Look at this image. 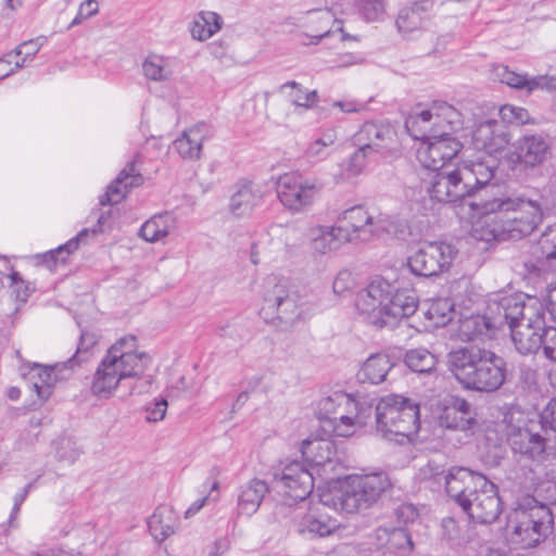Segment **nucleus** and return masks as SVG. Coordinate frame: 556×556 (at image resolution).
Instances as JSON below:
<instances>
[{
	"instance_id": "f257e3e1",
	"label": "nucleus",
	"mask_w": 556,
	"mask_h": 556,
	"mask_svg": "<svg viewBox=\"0 0 556 556\" xmlns=\"http://www.w3.org/2000/svg\"><path fill=\"white\" fill-rule=\"evenodd\" d=\"M470 205L478 210L472 235L485 242L521 239L531 235L543 220L544 205L523 197H494Z\"/></svg>"
},
{
	"instance_id": "f03ea898",
	"label": "nucleus",
	"mask_w": 556,
	"mask_h": 556,
	"mask_svg": "<svg viewBox=\"0 0 556 556\" xmlns=\"http://www.w3.org/2000/svg\"><path fill=\"white\" fill-rule=\"evenodd\" d=\"M500 161L493 156L470 159L453 170H437L428 174L424 186L430 198L442 203H454L480 190L488 192L495 184Z\"/></svg>"
},
{
	"instance_id": "7ed1b4c3",
	"label": "nucleus",
	"mask_w": 556,
	"mask_h": 556,
	"mask_svg": "<svg viewBox=\"0 0 556 556\" xmlns=\"http://www.w3.org/2000/svg\"><path fill=\"white\" fill-rule=\"evenodd\" d=\"M151 358L143 352H137V338L125 336L112 344L93 376L91 392L100 399H110L114 392L129 379L143 375Z\"/></svg>"
},
{
	"instance_id": "20e7f679",
	"label": "nucleus",
	"mask_w": 556,
	"mask_h": 556,
	"mask_svg": "<svg viewBox=\"0 0 556 556\" xmlns=\"http://www.w3.org/2000/svg\"><path fill=\"white\" fill-rule=\"evenodd\" d=\"M451 372L459 384L477 392L498 390L506 379V364L494 352L478 346H462L447 355Z\"/></svg>"
},
{
	"instance_id": "39448f33",
	"label": "nucleus",
	"mask_w": 556,
	"mask_h": 556,
	"mask_svg": "<svg viewBox=\"0 0 556 556\" xmlns=\"http://www.w3.org/2000/svg\"><path fill=\"white\" fill-rule=\"evenodd\" d=\"M356 307L374 326L394 327L415 314L418 296L414 290H395L387 280L377 278L358 292Z\"/></svg>"
},
{
	"instance_id": "423d86ee",
	"label": "nucleus",
	"mask_w": 556,
	"mask_h": 556,
	"mask_svg": "<svg viewBox=\"0 0 556 556\" xmlns=\"http://www.w3.org/2000/svg\"><path fill=\"white\" fill-rule=\"evenodd\" d=\"M377 433L389 441L402 443L419 428V406L397 394L380 399L375 408Z\"/></svg>"
},
{
	"instance_id": "0eeeda50",
	"label": "nucleus",
	"mask_w": 556,
	"mask_h": 556,
	"mask_svg": "<svg viewBox=\"0 0 556 556\" xmlns=\"http://www.w3.org/2000/svg\"><path fill=\"white\" fill-rule=\"evenodd\" d=\"M552 527L553 514L549 507L531 498L510 515L507 540L515 548H531L548 535Z\"/></svg>"
},
{
	"instance_id": "6e6552de",
	"label": "nucleus",
	"mask_w": 556,
	"mask_h": 556,
	"mask_svg": "<svg viewBox=\"0 0 556 556\" xmlns=\"http://www.w3.org/2000/svg\"><path fill=\"white\" fill-rule=\"evenodd\" d=\"M263 306L261 314L273 315L271 319L279 320L286 327L293 326L305 318L306 307L300 294L290 288L289 280L276 275H269L262 282Z\"/></svg>"
},
{
	"instance_id": "1a4fd4ad",
	"label": "nucleus",
	"mask_w": 556,
	"mask_h": 556,
	"mask_svg": "<svg viewBox=\"0 0 556 556\" xmlns=\"http://www.w3.org/2000/svg\"><path fill=\"white\" fill-rule=\"evenodd\" d=\"M390 488L391 480L388 473L381 470L349 476L341 485V509L348 514L366 510Z\"/></svg>"
},
{
	"instance_id": "9d476101",
	"label": "nucleus",
	"mask_w": 556,
	"mask_h": 556,
	"mask_svg": "<svg viewBox=\"0 0 556 556\" xmlns=\"http://www.w3.org/2000/svg\"><path fill=\"white\" fill-rule=\"evenodd\" d=\"M338 225L344 230L349 242H369L389 231L390 218L364 205H354L342 211L338 216Z\"/></svg>"
},
{
	"instance_id": "9b49d317",
	"label": "nucleus",
	"mask_w": 556,
	"mask_h": 556,
	"mask_svg": "<svg viewBox=\"0 0 556 556\" xmlns=\"http://www.w3.org/2000/svg\"><path fill=\"white\" fill-rule=\"evenodd\" d=\"M488 309L493 319V327L508 326L509 330L519 326L521 321L538 320V316L544 312L538 299L523 294L501 296L492 301Z\"/></svg>"
},
{
	"instance_id": "f8f14e48",
	"label": "nucleus",
	"mask_w": 556,
	"mask_h": 556,
	"mask_svg": "<svg viewBox=\"0 0 556 556\" xmlns=\"http://www.w3.org/2000/svg\"><path fill=\"white\" fill-rule=\"evenodd\" d=\"M277 489L281 495L278 513L287 515L295 505L307 503L314 489L313 472L300 462H291L277 476Z\"/></svg>"
},
{
	"instance_id": "ddd939ff",
	"label": "nucleus",
	"mask_w": 556,
	"mask_h": 556,
	"mask_svg": "<svg viewBox=\"0 0 556 556\" xmlns=\"http://www.w3.org/2000/svg\"><path fill=\"white\" fill-rule=\"evenodd\" d=\"M456 248L444 241L425 242L407 258L410 273L419 277L438 276L451 267Z\"/></svg>"
},
{
	"instance_id": "4468645a",
	"label": "nucleus",
	"mask_w": 556,
	"mask_h": 556,
	"mask_svg": "<svg viewBox=\"0 0 556 556\" xmlns=\"http://www.w3.org/2000/svg\"><path fill=\"white\" fill-rule=\"evenodd\" d=\"M508 442L515 454H519L538 466L556 465V444L547 440L543 432L518 428L509 434Z\"/></svg>"
},
{
	"instance_id": "2eb2a0df",
	"label": "nucleus",
	"mask_w": 556,
	"mask_h": 556,
	"mask_svg": "<svg viewBox=\"0 0 556 556\" xmlns=\"http://www.w3.org/2000/svg\"><path fill=\"white\" fill-rule=\"evenodd\" d=\"M320 186L316 180L296 174L281 176L277 185V194L281 204L293 213L307 210L317 199Z\"/></svg>"
},
{
	"instance_id": "dca6fc26",
	"label": "nucleus",
	"mask_w": 556,
	"mask_h": 556,
	"mask_svg": "<svg viewBox=\"0 0 556 556\" xmlns=\"http://www.w3.org/2000/svg\"><path fill=\"white\" fill-rule=\"evenodd\" d=\"M462 149V142L452 135H431L418 140L416 157L425 168L437 172L442 170L448 162L457 157Z\"/></svg>"
},
{
	"instance_id": "f3484780",
	"label": "nucleus",
	"mask_w": 556,
	"mask_h": 556,
	"mask_svg": "<svg viewBox=\"0 0 556 556\" xmlns=\"http://www.w3.org/2000/svg\"><path fill=\"white\" fill-rule=\"evenodd\" d=\"M459 507L470 520L477 523L494 522L502 513V503L496 485L486 480L479 488L472 489Z\"/></svg>"
},
{
	"instance_id": "a211bd4d",
	"label": "nucleus",
	"mask_w": 556,
	"mask_h": 556,
	"mask_svg": "<svg viewBox=\"0 0 556 556\" xmlns=\"http://www.w3.org/2000/svg\"><path fill=\"white\" fill-rule=\"evenodd\" d=\"M374 414V405L367 401H357L346 393L337 407L328 426L338 437H350L368 424Z\"/></svg>"
},
{
	"instance_id": "6ab92c4d",
	"label": "nucleus",
	"mask_w": 556,
	"mask_h": 556,
	"mask_svg": "<svg viewBox=\"0 0 556 556\" xmlns=\"http://www.w3.org/2000/svg\"><path fill=\"white\" fill-rule=\"evenodd\" d=\"M283 516L293 521L299 533L309 536L329 535L339 526L338 520L329 516L320 503L313 506L308 502L298 504Z\"/></svg>"
},
{
	"instance_id": "aec40b11",
	"label": "nucleus",
	"mask_w": 556,
	"mask_h": 556,
	"mask_svg": "<svg viewBox=\"0 0 556 556\" xmlns=\"http://www.w3.org/2000/svg\"><path fill=\"white\" fill-rule=\"evenodd\" d=\"M353 140L355 146H364L379 157L394 156L400 152L397 134L389 124L366 122Z\"/></svg>"
},
{
	"instance_id": "412c9836",
	"label": "nucleus",
	"mask_w": 556,
	"mask_h": 556,
	"mask_svg": "<svg viewBox=\"0 0 556 556\" xmlns=\"http://www.w3.org/2000/svg\"><path fill=\"white\" fill-rule=\"evenodd\" d=\"M491 76L494 80L517 90H526L529 94L535 90L556 92V76L538 75L528 77L525 74L510 71L506 65L493 66Z\"/></svg>"
},
{
	"instance_id": "4be33fe9",
	"label": "nucleus",
	"mask_w": 556,
	"mask_h": 556,
	"mask_svg": "<svg viewBox=\"0 0 556 556\" xmlns=\"http://www.w3.org/2000/svg\"><path fill=\"white\" fill-rule=\"evenodd\" d=\"M472 142L475 148L481 151L473 159H483L493 156L494 153L502 152L509 142L508 134L494 119H488L480 123L472 131Z\"/></svg>"
},
{
	"instance_id": "5701e85b",
	"label": "nucleus",
	"mask_w": 556,
	"mask_h": 556,
	"mask_svg": "<svg viewBox=\"0 0 556 556\" xmlns=\"http://www.w3.org/2000/svg\"><path fill=\"white\" fill-rule=\"evenodd\" d=\"M442 427L452 430L468 431L476 425V412L463 397L450 396L444 401L439 415Z\"/></svg>"
},
{
	"instance_id": "b1692460",
	"label": "nucleus",
	"mask_w": 556,
	"mask_h": 556,
	"mask_svg": "<svg viewBox=\"0 0 556 556\" xmlns=\"http://www.w3.org/2000/svg\"><path fill=\"white\" fill-rule=\"evenodd\" d=\"M486 480V477L479 472L455 466L447 470L443 482L448 496L459 506L472 489L479 488Z\"/></svg>"
},
{
	"instance_id": "393cba45",
	"label": "nucleus",
	"mask_w": 556,
	"mask_h": 556,
	"mask_svg": "<svg viewBox=\"0 0 556 556\" xmlns=\"http://www.w3.org/2000/svg\"><path fill=\"white\" fill-rule=\"evenodd\" d=\"M547 329L545 311L538 316V320L521 321L510 330L511 340L516 350L522 354H534L542 350L543 332Z\"/></svg>"
},
{
	"instance_id": "a878e982",
	"label": "nucleus",
	"mask_w": 556,
	"mask_h": 556,
	"mask_svg": "<svg viewBox=\"0 0 556 556\" xmlns=\"http://www.w3.org/2000/svg\"><path fill=\"white\" fill-rule=\"evenodd\" d=\"M516 153L526 166H539L552 154V139L544 132L526 134L517 140Z\"/></svg>"
},
{
	"instance_id": "bb28decb",
	"label": "nucleus",
	"mask_w": 556,
	"mask_h": 556,
	"mask_svg": "<svg viewBox=\"0 0 556 556\" xmlns=\"http://www.w3.org/2000/svg\"><path fill=\"white\" fill-rule=\"evenodd\" d=\"M61 365L42 366L34 363L24 378L28 381L30 392L35 393L37 399L29 405L31 408L41 406L51 395L54 383L60 379L56 370Z\"/></svg>"
},
{
	"instance_id": "cd10ccee",
	"label": "nucleus",
	"mask_w": 556,
	"mask_h": 556,
	"mask_svg": "<svg viewBox=\"0 0 556 556\" xmlns=\"http://www.w3.org/2000/svg\"><path fill=\"white\" fill-rule=\"evenodd\" d=\"M371 539L383 556H406L413 548L412 538L404 528L380 527L375 530Z\"/></svg>"
},
{
	"instance_id": "c85d7f7f",
	"label": "nucleus",
	"mask_w": 556,
	"mask_h": 556,
	"mask_svg": "<svg viewBox=\"0 0 556 556\" xmlns=\"http://www.w3.org/2000/svg\"><path fill=\"white\" fill-rule=\"evenodd\" d=\"M301 453L312 468L324 472L334 469V443L328 439L314 438L302 442Z\"/></svg>"
},
{
	"instance_id": "c756f323",
	"label": "nucleus",
	"mask_w": 556,
	"mask_h": 556,
	"mask_svg": "<svg viewBox=\"0 0 556 556\" xmlns=\"http://www.w3.org/2000/svg\"><path fill=\"white\" fill-rule=\"evenodd\" d=\"M211 137V126L204 122L186 129L173 143L184 160L197 161L201 157L203 142Z\"/></svg>"
},
{
	"instance_id": "7c9ffc66",
	"label": "nucleus",
	"mask_w": 556,
	"mask_h": 556,
	"mask_svg": "<svg viewBox=\"0 0 556 556\" xmlns=\"http://www.w3.org/2000/svg\"><path fill=\"white\" fill-rule=\"evenodd\" d=\"M142 182V176L136 169V162H129L118 174L115 180L108 186L106 191L100 197L101 206H112L119 203L129 189Z\"/></svg>"
},
{
	"instance_id": "2f4dec72",
	"label": "nucleus",
	"mask_w": 556,
	"mask_h": 556,
	"mask_svg": "<svg viewBox=\"0 0 556 556\" xmlns=\"http://www.w3.org/2000/svg\"><path fill=\"white\" fill-rule=\"evenodd\" d=\"M311 249L320 255L338 251L349 239L339 226H315L308 231Z\"/></svg>"
},
{
	"instance_id": "473e14b6",
	"label": "nucleus",
	"mask_w": 556,
	"mask_h": 556,
	"mask_svg": "<svg viewBox=\"0 0 556 556\" xmlns=\"http://www.w3.org/2000/svg\"><path fill=\"white\" fill-rule=\"evenodd\" d=\"M268 492V484L262 479L254 478L242 484L237 497L238 514L245 516L255 514Z\"/></svg>"
},
{
	"instance_id": "72a5a7b5",
	"label": "nucleus",
	"mask_w": 556,
	"mask_h": 556,
	"mask_svg": "<svg viewBox=\"0 0 556 556\" xmlns=\"http://www.w3.org/2000/svg\"><path fill=\"white\" fill-rule=\"evenodd\" d=\"M262 200L261 192L251 182L239 185L230 197L229 212L236 217H245L252 214L253 210Z\"/></svg>"
},
{
	"instance_id": "f704fd0d",
	"label": "nucleus",
	"mask_w": 556,
	"mask_h": 556,
	"mask_svg": "<svg viewBox=\"0 0 556 556\" xmlns=\"http://www.w3.org/2000/svg\"><path fill=\"white\" fill-rule=\"evenodd\" d=\"M393 367L394 363L389 355L383 353L372 354L362 365L357 378L361 382L379 384L387 380Z\"/></svg>"
},
{
	"instance_id": "c9c22d12",
	"label": "nucleus",
	"mask_w": 556,
	"mask_h": 556,
	"mask_svg": "<svg viewBox=\"0 0 556 556\" xmlns=\"http://www.w3.org/2000/svg\"><path fill=\"white\" fill-rule=\"evenodd\" d=\"M308 23L312 28V37L319 41L321 38L334 35H340V40L343 41L348 35L343 33L341 23L334 18L333 13L328 10H317L308 12Z\"/></svg>"
},
{
	"instance_id": "e433bc0d",
	"label": "nucleus",
	"mask_w": 556,
	"mask_h": 556,
	"mask_svg": "<svg viewBox=\"0 0 556 556\" xmlns=\"http://www.w3.org/2000/svg\"><path fill=\"white\" fill-rule=\"evenodd\" d=\"M495 329L491 315H471L459 320L458 336L463 341H473L491 338Z\"/></svg>"
},
{
	"instance_id": "4c0bfd02",
	"label": "nucleus",
	"mask_w": 556,
	"mask_h": 556,
	"mask_svg": "<svg viewBox=\"0 0 556 556\" xmlns=\"http://www.w3.org/2000/svg\"><path fill=\"white\" fill-rule=\"evenodd\" d=\"M176 229V218L170 213L153 215L139 229V237L147 242H157Z\"/></svg>"
},
{
	"instance_id": "58836bf2",
	"label": "nucleus",
	"mask_w": 556,
	"mask_h": 556,
	"mask_svg": "<svg viewBox=\"0 0 556 556\" xmlns=\"http://www.w3.org/2000/svg\"><path fill=\"white\" fill-rule=\"evenodd\" d=\"M535 256L536 264L533 269L540 271L553 270L556 268V224L547 228L541 236Z\"/></svg>"
},
{
	"instance_id": "ea45409f",
	"label": "nucleus",
	"mask_w": 556,
	"mask_h": 556,
	"mask_svg": "<svg viewBox=\"0 0 556 556\" xmlns=\"http://www.w3.org/2000/svg\"><path fill=\"white\" fill-rule=\"evenodd\" d=\"M177 518L168 506H159L148 519V528L151 535L157 542L165 541L176 529Z\"/></svg>"
},
{
	"instance_id": "a19ab883",
	"label": "nucleus",
	"mask_w": 556,
	"mask_h": 556,
	"mask_svg": "<svg viewBox=\"0 0 556 556\" xmlns=\"http://www.w3.org/2000/svg\"><path fill=\"white\" fill-rule=\"evenodd\" d=\"M142 74L151 81H168L175 75V62L168 56L151 53L142 62Z\"/></svg>"
},
{
	"instance_id": "79ce46f5",
	"label": "nucleus",
	"mask_w": 556,
	"mask_h": 556,
	"mask_svg": "<svg viewBox=\"0 0 556 556\" xmlns=\"http://www.w3.org/2000/svg\"><path fill=\"white\" fill-rule=\"evenodd\" d=\"M439 119L438 113L434 114L431 110H421L410 113L405 119V128L407 132L416 140H421L429 137L432 126L437 125Z\"/></svg>"
},
{
	"instance_id": "37998d69",
	"label": "nucleus",
	"mask_w": 556,
	"mask_h": 556,
	"mask_svg": "<svg viewBox=\"0 0 556 556\" xmlns=\"http://www.w3.org/2000/svg\"><path fill=\"white\" fill-rule=\"evenodd\" d=\"M222 17L212 11H201L194 17L191 26L192 38L204 41L222 28Z\"/></svg>"
},
{
	"instance_id": "c03bdc74",
	"label": "nucleus",
	"mask_w": 556,
	"mask_h": 556,
	"mask_svg": "<svg viewBox=\"0 0 556 556\" xmlns=\"http://www.w3.org/2000/svg\"><path fill=\"white\" fill-rule=\"evenodd\" d=\"M99 333L92 328L81 329L75 353L72 355V368L88 363L96 354Z\"/></svg>"
},
{
	"instance_id": "a18cd8bd",
	"label": "nucleus",
	"mask_w": 556,
	"mask_h": 556,
	"mask_svg": "<svg viewBox=\"0 0 556 556\" xmlns=\"http://www.w3.org/2000/svg\"><path fill=\"white\" fill-rule=\"evenodd\" d=\"M426 8L422 3L415 2L410 7L403 8L396 18V27L400 33L409 35L422 27Z\"/></svg>"
},
{
	"instance_id": "49530a36",
	"label": "nucleus",
	"mask_w": 556,
	"mask_h": 556,
	"mask_svg": "<svg viewBox=\"0 0 556 556\" xmlns=\"http://www.w3.org/2000/svg\"><path fill=\"white\" fill-rule=\"evenodd\" d=\"M404 362L409 369L419 374L431 372L438 363L435 355L424 348L407 351Z\"/></svg>"
},
{
	"instance_id": "de8ad7c7",
	"label": "nucleus",
	"mask_w": 556,
	"mask_h": 556,
	"mask_svg": "<svg viewBox=\"0 0 556 556\" xmlns=\"http://www.w3.org/2000/svg\"><path fill=\"white\" fill-rule=\"evenodd\" d=\"M34 257L38 264L45 265L50 271L58 273L66 268L70 261V240L53 250L36 254Z\"/></svg>"
},
{
	"instance_id": "09e8293b",
	"label": "nucleus",
	"mask_w": 556,
	"mask_h": 556,
	"mask_svg": "<svg viewBox=\"0 0 556 556\" xmlns=\"http://www.w3.org/2000/svg\"><path fill=\"white\" fill-rule=\"evenodd\" d=\"M336 140L337 135L333 130L325 131L319 138L308 144L305 150V156L311 162H319L327 159Z\"/></svg>"
},
{
	"instance_id": "8fccbe9b",
	"label": "nucleus",
	"mask_w": 556,
	"mask_h": 556,
	"mask_svg": "<svg viewBox=\"0 0 556 556\" xmlns=\"http://www.w3.org/2000/svg\"><path fill=\"white\" fill-rule=\"evenodd\" d=\"M355 147H356V150L350 156L346 167L344 169L348 178L357 176L366 168V166L369 163L375 162L379 159V156L376 155L372 152V150H370L364 146H355Z\"/></svg>"
},
{
	"instance_id": "3c124183",
	"label": "nucleus",
	"mask_w": 556,
	"mask_h": 556,
	"mask_svg": "<svg viewBox=\"0 0 556 556\" xmlns=\"http://www.w3.org/2000/svg\"><path fill=\"white\" fill-rule=\"evenodd\" d=\"M345 394L346 392L338 390L323 395L315 405L316 417L328 424Z\"/></svg>"
},
{
	"instance_id": "603ef678",
	"label": "nucleus",
	"mask_w": 556,
	"mask_h": 556,
	"mask_svg": "<svg viewBox=\"0 0 556 556\" xmlns=\"http://www.w3.org/2000/svg\"><path fill=\"white\" fill-rule=\"evenodd\" d=\"M47 39L43 36H39L35 39L26 40L21 42L14 50V54L16 55V66H22L23 68L30 65L34 61V58L39 52L41 47L46 43Z\"/></svg>"
},
{
	"instance_id": "864d4df0",
	"label": "nucleus",
	"mask_w": 556,
	"mask_h": 556,
	"mask_svg": "<svg viewBox=\"0 0 556 556\" xmlns=\"http://www.w3.org/2000/svg\"><path fill=\"white\" fill-rule=\"evenodd\" d=\"M498 110V114L503 122L508 124L525 125L534 123L525 106H494Z\"/></svg>"
},
{
	"instance_id": "5fc2aeb1",
	"label": "nucleus",
	"mask_w": 556,
	"mask_h": 556,
	"mask_svg": "<svg viewBox=\"0 0 556 556\" xmlns=\"http://www.w3.org/2000/svg\"><path fill=\"white\" fill-rule=\"evenodd\" d=\"M111 208L108 212L101 213V215L98 217V224L92 229H83L80 230L75 239H72V247L75 244V248H77L80 243H84L86 241V238L89 235H97L99 232H103L105 229L111 228Z\"/></svg>"
},
{
	"instance_id": "6e6d98bb",
	"label": "nucleus",
	"mask_w": 556,
	"mask_h": 556,
	"mask_svg": "<svg viewBox=\"0 0 556 556\" xmlns=\"http://www.w3.org/2000/svg\"><path fill=\"white\" fill-rule=\"evenodd\" d=\"M384 11V0H359V12L368 22L380 21Z\"/></svg>"
},
{
	"instance_id": "4d7b16f0",
	"label": "nucleus",
	"mask_w": 556,
	"mask_h": 556,
	"mask_svg": "<svg viewBox=\"0 0 556 556\" xmlns=\"http://www.w3.org/2000/svg\"><path fill=\"white\" fill-rule=\"evenodd\" d=\"M9 278L11 280V286L14 287L16 299L21 302H26L35 288L30 282L25 281L17 271H12L9 275Z\"/></svg>"
},
{
	"instance_id": "13d9d810",
	"label": "nucleus",
	"mask_w": 556,
	"mask_h": 556,
	"mask_svg": "<svg viewBox=\"0 0 556 556\" xmlns=\"http://www.w3.org/2000/svg\"><path fill=\"white\" fill-rule=\"evenodd\" d=\"M278 92L285 97V101L290 104H304L303 103V89L300 84L295 81H288L281 85Z\"/></svg>"
},
{
	"instance_id": "bf43d9fd",
	"label": "nucleus",
	"mask_w": 556,
	"mask_h": 556,
	"mask_svg": "<svg viewBox=\"0 0 556 556\" xmlns=\"http://www.w3.org/2000/svg\"><path fill=\"white\" fill-rule=\"evenodd\" d=\"M354 286V279L352 273L344 269L340 270L336 276L332 290L338 295H343L345 292H349Z\"/></svg>"
},
{
	"instance_id": "052dcab7",
	"label": "nucleus",
	"mask_w": 556,
	"mask_h": 556,
	"mask_svg": "<svg viewBox=\"0 0 556 556\" xmlns=\"http://www.w3.org/2000/svg\"><path fill=\"white\" fill-rule=\"evenodd\" d=\"M446 475L443 467L435 462H429L419 469V478L421 480H433L441 483Z\"/></svg>"
},
{
	"instance_id": "680f3d73",
	"label": "nucleus",
	"mask_w": 556,
	"mask_h": 556,
	"mask_svg": "<svg viewBox=\"0 0 556 556\" xmlns=\"http://www.w3.org/2000/svg\"><path fill=\"white\" fill-rule=\"evenodd\" d=\"M543 354L546 358L556 362V327H548L543 332Z\"/></svg>"
},
{
	"instance_id": "e2e57ef3",
	"label": "nucleus",
	"mask_w": 556,
	"mask_h": 556,
	"mask_svg": "<svg viewBox=\"0 0 556 556\" xmlns=\"http://www.w3.org/2000/svg\"><path fill=\"white\" fill-rule=\"evenodd\" d=\"M167 401L165 399L154 400V402L149 404L146 408V418L151 422L161 421L165 417Z\"/></svg>"
},
{
	"instance_id": "0e129e2a",
	"label": "nucleus",
	"mask_w": 556,
	"mask_h": 556,
	"mask_svg": "<svg viewBox=\"0 0 556 556\" xmlns=\"http://www.w3.org/2000/svg\"><path fill=\"white\" fill-rule=\"evenodd\" d=\"M99 11V4L96 0H87L79 5L78 12L74 20H72V26L81 24L87 18L97 14Z\"/></svg>"
},
{
	"instance_id": "69168bd1",
	"label": "nucleus",
	"mask_w": 556,
	"mask_h": 556,
	"mask_svg": "<svg viewBox=\"0 0 556 556\" xmlns=\"http://www.w3.org/2000/svg\"><path fill=\"white\" fill-rule=\"evenodd\" d=\"M395 516L400 522L409 523L414 522L418 518L419 513L415 505L410 503H403L396 507Z\"/></svg>"
},
{
	"instance_id": "338daca9",
	"label": "nucleus",
	"mask_w": 556,
	"mask_h": 556,
	"mask_svg": "<svg viewBox=\"0 0 556 556\" xmlns=\"http://www.w3.org/2000/svg\"><path fill=\"white\" fill-rule=\"evenodd\" d=\"M16 60L17 58L13 51L0 58V79H3L23 68L22 66H16Z\"/></svg>"
},
{
	"instance_id": "774afa93",
	"label": "nucleus",
	"mask_w": 556,
	"mask_h": 556,
	"mask_svg": "<svg viewBox=\"0 0 556 556\" xmlns=\"http://www.w3.org/2000/svg\"><path fill=\"white\" fill-rule=\"evenodd\" d=\"M228 540L220 538L212 544L208 556H220L228 549Z\"/></svg>"
}]
</instances>
